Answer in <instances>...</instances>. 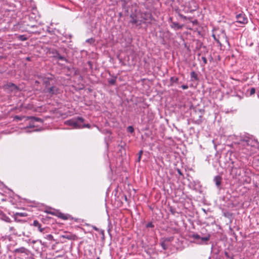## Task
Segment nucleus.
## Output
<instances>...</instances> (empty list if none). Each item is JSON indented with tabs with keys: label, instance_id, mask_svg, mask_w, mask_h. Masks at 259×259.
<instances>
[{
	"label": "nucleus",
	"instance_id": "1",
	"mask_svg": "<svg viewBox=\"0 0 259 259\" xmlns=\"http://www.w3.org/2000/svg\"><path fill=\"white\" fill-rule=\"evenodd\" d=\"M84 121L82 117H77L76 119H72L65 122V124L72 126L75 128H81V123Z\"/></svg>",
	"mask_w": 259,
	"mask_h": 259
},
{
	"label": "nucleus",
	"instance_id": "2",
	"mask_svg": "<svg viewBox=\"0 0 259 259\" xmlns=\"http://www.w3.org/2000/svg\"><path fill=\"white\" fill-rule=\"evenodd\" d=\"M141 19L142 23H150L153 19L152 15L149 13H144L141 14Z\"/></svg>",
	"mask_w": 259,
	"mask_h": 259
},
{
	"label": "nucleus",
	"instance_id": "3",
	"mask_svg": "<svg viewBox=\"0 0 259 259\" xmlns=\"http://www.w3.org/2000/svg\"><path fill=\"white\" fill-rule=\"evenodd\" d=\"M4 88L6 90L10 92H17L18 90V87L15 84L9 82L4 85Z\"/></svg>",
	"mask_w": 259,
	"mask_h": 259
},
{
	"label": "nucleus",
	"instance_id": "4",
	"mask_svg": "<svg viewBox=\"0 0 259 259\" xmlns=\"http://www.w3.org/2000/svg\"><path fill=\"white\" fill-rule=\"evenodd\" d=\"M237 19V22L239 23L240 24H246L248 22L247 18L245 16L244 14H239L236 15V16Z\"/></svg>",
	"mask_w": 259,
	"mask_h": 259
},
{
	"label": "nucleus",
	"instance_id": "5",
	"mask_svg": "<svg viewBox=\"0 0 259 259\" xmlns=\"http://www.w3.org/2000/svg\"><path fill=\"white\" fill-rule=\"evenodd\" d=\"M33 226L37 228L39 231L42 233H48V229L47 228H42L41 224L37 220H34L33 222Z\"/></svg>",
	"mask_w": 259,
	"mask_h": 259
},
{
	"label": "nucleus",
	"instance_id": "6",
	"mask_svg": "<svg viewBox=\"0 0 259 259\" xmlns=\"http://www.w3.org/2000/svg\"><path fill=\"white\" fill-rule=\"evenodd\" d=\"M130 17V22L131 23L136 24L137 25H140L142 23V21H141V19H139L137 16L132 14L131 15Z\"/></svg>",
	"mask_w": 259,
	"mask_h": 259
},
{
	"label": "nucleus",
	"instance_id": "7",
	"mask_svg": "<svg viewBox=\"0 0 259 259\" xmlns=\"http://www.w3.org/2000/svg\"><path fill=\"white\" fill-rule=\"evenodd\" d=\"M212 36L214 40L217 42V43L219 44L220 46H221L222 45L220 41V39H225L226 38V34L223 30L221 32L220 36L218 35V36H217L216 34L214 33L212 34Z\"/></svg>",
	"mask_w": 259,
	"mask_h": 259
},
{
	"label": "nucleus",
	"instance_id": "8",
	"mask_svg": "<svg viewBox=\"0 0 259 259\" xmlns=\"http://www.w3.org/2000/svg\"><path fill=\"white\" fill-rule=\"evenodd\" d=\"M58 88L56 87H52L48 89L47 92L51 95L58 93Z\"/></svg>",
	"mask_w": 259,
	"mask_h": 259
},
{
	"label": "nucleus",
	"instance_id": "9",
	"mask_svg": "<svg viewBox=\"0 0 259 259\" xmlns=\"http://www.w3.org/2000/svg\"><path fill=\"white\" fill-rule=\"evenodd\" d=\"M57 217L64 220H67L70 218L71 216L68 214H64L61 212H59L57 214Z\"/></svg>",
	"mask_w": 259,
	"mask_h": 259
},
{
	"label": "nucleus",
	"instance_id": "10",
	"mask_svg": "<svg viewBox=\"0 0 259 259\" xmlns=\"http://www.w3.org/2000/svg\"><path fill=\"white\" fill-rule=\"evenodd\" d=\"M214 181L217 187H220L222 182V178L219 176H217L214 178Z\"/></svg>",
	"mask_w": 259,
	"mask_h": 259
},
{
	"label": "nucleus",
	"instance_id": "11",
	"mask_svg": "<svg viewBox=\"0 0 259 259\" xmlns=\"http://www.w3.org/2000/svg\"><path fill=\"white\" fill-rule=\"evenodd\" d=\"M26 250V249L25 247H21L20 248L15 249L14 250V252L16 253H24V252H25Z\"/></svg>",
	"mask_w": 259,
	"mask_h": 259
},
{
	"label": "nucleus",
	"instance_id": "12",
	"mask_svg": "<svg viewBox=\"0 0 259 259\" xmlns=\"http://www.w3.org/2000/svg\"><path fill=\"white\" fill-rule=\"evenodd\" d=\"M191 77L192 78L194 79L195 80H197L198 79L197 75V74L194 71H192L191 73Z\"/></svg>",
	"mask_w": 259,
	"mask_h": 259
},
{
	"label": "nucleus",
	"instance_id": "13",
	"mask_svg": "<svg viewBox=\"0 0 259 259\" xmlns=\"http://www.w3.org/2000/svg\"><path fill=\"white\" fill-rule=\"evenodd\" d=\"M18 38L19 40L21 41H25L27 39V37L24 35H21L18 36Z\"/></svg>",
	"mask_w": 259,
	"mask_h": 259
},
{
	"label": "nucleus",
	"instance_id": "14",
	"mask_svg": "<svg viewBox=\"0 0 259 259\" xmlns=\"http://www.w3.org/2000/svg\"><path fill=\"white\" fill-rule=\"evenodd\" d=\"M29 118L31 119L33 121H34L42 122V120L40 118H39L35 117H29Z\"/></svg>",
	"mask_w": 259,
	"mask_h": 259
},
{
	"label": "nucleus",
	"instance_id": "15",
	"mask_svg": "<svg viewBox=\"0 0 259 259\" xmlns=\"http://www.w3.org/2000/svg\"><path fill=\"white\" fill-rule=\"evenodd\" d=\"M127 131L130 133H133L134 132V129L132 126H128L127 128Z\"/></svg>",
	"mask_w": 259,
	"mask_h": 259
},
{
	"label": "nucleus",
	"instance_id": "16",
	"mask_svg": "<svg viewBox=\"0 0 259 259\" xmlns=\"http://www.w3.org/2000/svg\"><path fill=\"white\" fill-rule=\"evenodd\" d=\"M57 58L60 60H63L67 62V60L65 57L60 55L59 54L58 55Z\"/></svg>",
	"mask_w": 259,
	"mask_h": 259
},
{
	"label": "nucleus",
	"instance_id": "17",
	"mask_svg": "<svg viewBox=\"0 0 259 259\" xmlns=\"http://www.w3.org/2000/svg\"><path fill=\"white\" fill-rule=\"evenodd\" d=\"M45 238H46L47 240H53V235L49 234L47 235L45 237Z\"/></svg>",
	"mask_w": 259,
	"mask_h": 259
},
{
	"label": "nucleus",
	"instance_id": "18",
	"mask_svg": "<svg viewBox=\"0 0 259 259\" xmlns=\"http://www.w3.org/2000/svg\"><path fill=\"white\" fill-rule=\"evenodd\" d=\"M255 93V89L254 88H251L249 91V94L250 96L253 95Z\"/></svg>",
	"mask_w": 259,
	"mask_h": 259
},
{
	"label": "nucleus",
	"instance_id": "19",
	"mask_svg": "<svg viewBox=\"0 0 259 259\" xmlns=\"http://www.w3.org/2000/svg\"><path fill=\"white\" fill-rule=\"evenodd\" d=\"M86 42L91 44L95 42V39L93 38H91L87 39Z\"/></svg>",
	"mask_w": 259,
	"mask_h": 259
},
{
	"label": "nucleus",
	"instance_id": "20",
	"mask_svg": "<svg viewBox=\"0 0 259 259\" xmlns=\"http://www.w3.org/2000/svg\"><path fill=\"white\" fill-rule=\"evenodd\" d=\"M209 236H205V237H201V239L202 241H207L208 240H209Z\"/></svg>",
	"mask_w": 259,
	"mask_h": 259
},
{
	"label": "nucleus",
	"instance_id": "21",
	"mask_svg": "<svg viewBox=\"0 0 259 259\" xmlns=\"http://www.w3.org/2000/svg\"><path fill=\"white\" fill-rule=\"evenodd\" d=\"M116 82L115 79H111L108 80V82L111 84H114Z\"/></svg>",
	"mask_w": 259,
	"mask_h": 259
},
{
	"label": "nucleus",
	"instance_id": "22",
	"mask_svg": "<svg viewBox=\"0 0 259 259\" xmlns=\"http://www.w3.org/2000/svg\"><path fill=\"white\" fill-rule=\"evenodd\" d=\"M242 141L245 142L247 145H249V142L250 141V139L249 138H245L244 139L242 140Z\"/></svg>",
	"mask_w": 259,
	"mask_h": 259
},
{
	"label": "nucleus",
	"instance_id": "23",
	"mask_svg": "<svg viewBox=\"0 0 259 259\" xmlns=\"http://www.w3.org/2000/svg\"><path fill=\"white\" fill-rule=\"evenodd\" d=\"M9 231L11 233H12L13 234H15V229L13 227H10L9 228Z\"/></svg>",
	"mask_w": 259,
	"mask_h": 259
},
{
	"label": "nucleus",
	"instance_id": "24",
	"mask_svg": "<svg viewBox=\"0 0 259 259\" xmlns=\"http://www.w3.org/2000/svg\"><path fill=\"white\" fill-rule=\"evenodd\" d=\"M143 154V151L142 150H141L139 152V157H138V161H140V160H141V156Z\"/></svg>",
	"mask_w": 259,
	"mask_h": 259
},
{
	"label": "nucleus",
	"instance_id": "25",
	"mask_svg": "<svg viewBox=\"0 0 259 259\" xmlns=\"http://www.w3.org/2000/svg\"><path fill=\"white\" fill-rule=\"evenodd\" d=\"M161 245L163 249L165 250L167 249V247H166V246L165 244V243L164 242H162Z\"/></svg>",
	"mask_w": 259,
	"mask_h": 259
},
{
	"label": "nucleus",
	"instance_id": "26",
	"mask_svg": "<svg viewBox=\"0 0 259 259\" xmlns=\"http://www.w3.org/2000/svg\"><path fill=\"white\" fill-rule=\"evenodd\" d=\"M88 127V128H90V125L89 124H83L82 123H81V128H83V127Z\"/></svg>",
	"mask_w": 259,
	"mask_h": 259
},
{
	"label": "nucleus",
	"instance_id": "27",
	"mask_svg": "<svg viewBox=\"0 0 259 259\" xmlns=\"http://www.w3.org/2000/svg\"><path fill=\"white\" fill-rule=\"evenodd\" d=\"M193 237L196 239H200L201 238H200V236L198 235V234H194L193 235Z\"/></svg>",
	"mask_w": 259,
	"mask_h": 259
},
{
	"label": "nucleus",
	"instance_id": "28",
	"mask_svg": "<svg viewBox=\"0 0 259 259\" xmlns=\"http://www.w3.org/2000/svg\"><path fill=\"white\" fill-rule=\"evenodd\" d=\"M182 88L183 90H186L188 88V87L187 85H182Z\"/></svg>",
	"mask_w": 259,
	"mask_h": 259
},
{
	"label": "nucleus",
	"instance_id": "29",
	"mask_svg": "<svg viewBox=\"0 0 259 259\" xmlns=\"http://www.w3.org/2000/svg\"><path fill=\"white\" fill-rule=\"evenodd\" d=\"M202 60L203 61V62H204V63L205 64H206V63H207V60H206V58H205V57H203L202 58Z\"/></svg>",
	"mask_w": 259,
	"mask_h": 259
},
{
	"label": "nucleus",
	"instance_id": "30",
	"mask_svg": "<svg viewBox=\"0 0 259 259\" xmlns=\"http://www.w3.org/2000/svg\"><path fill=\"white\" fill-rule=\"evenodd\" d=\"M64 238H67L68 239H70L71 237L69 236H63Z\"/></svg>",
	"mask_w": 259,
	"mask_h": 259
},
{
	"label": "nucleus",
	"instance_id": "31",
	"mask_svg": "<svg viewBox=\"0 0 259 259\" xmlns=\"http://www.w3.org/2000/svg\"><path fill=\"white\" fill-rule=\"evenodd\" d=\"M225 254L226 257H229V253L227 252H225Z\"/></svg>",
	"mask_w": 259,
	"mask_h": 259
},
{
	"label": "nucleus",
	"instance_id": "32",
	"mask_svg": "<svg viewBox=\"0 0 259 259\" xmlns=\"http://www.w3.org/2000/svg\"><path fill=\"white\" fill-rule=\"evenodd\" d=\"M147 227H152V225L151 223H150V224H148L147 225Z\"/></svg>",
	"mask_w": 259,
	"mask_h": 259
},
{
	"label": "nucleus",
	"instance_id": "33",
	"mask_svg": "<svg viewBox=\"0 0 259 259\" xmlns=\"http://www.w3.org/2000/svg\"><path fill=\"white\" fill-rule=\"evenodd\" d=\"M178 171L179 174H180V175H182V173H181V172L180 169H178Z\"/></svg>",
	"mask_w": 259,
	"mask_h": 259
},
{
	"label": "nucleus",
	"instance_id": "34",
	"mask_svg": "<svg viewBox=\"0 0 259 259\" xmlns=\"http://www.w3.org/2000/svg\"><path fill=\"white\" fill-rule=\"evenodd\" d=\"M36 242V241H35V240H33V241H32V243L33 244H35Z\"/></svg>",
	"mask_w": 259,
	"mask_h": 259
},
{
	"label": "nucleus",
	"instance_id": "35",
	"mask_svg": "<svg viewBox=\"0 0 259 259\" xmlns=\"http://www.w3.org/2000/svg\"><path fill=\"white\" fill-rule=\"evenodd\" d=\"M6 221L7 222H9L10 221V219L8 218L7 219Z\"/></svg>",
	"mask_w": 259,
	"mask_h": 259
},
{
	"label": "nucleus",
	"instance_id": "36",
	"mask_svg": "<svg viewBox=\"0 0 259 259\" xmlns=\"http://www.w3.org/2000/svg\"><path fill=\"white\" fill-rule=\"evenodd\" d=\"M180 16H181V17H182L185 18V17L183 16V15H180Z\"/></svg>",
	"mask_w": 259,
	"mask_h": 259
},
{
	"label": "nucleus",
	"instance_id": "37",
	"mask_svg": "<svg viewBox=\"0 0 259 259\" xmlns=\"http://www.w3.org/2000/svg\"><path fill=\"white\" fill-rule=\"evenodd\" d=\"M94 229H95L96 230H97V228H96V227H94Z\"/></svg>",
	"mask_w": 259,
	"mask_h": 259
},
{
	"label": "nucleus",
	"instance_id": "38",
	"mask_svg": "<svg viewBox=\"0 0 259 259\" xmlns=\"http://www.w3.org/2000/svg\"><path fill=\"white\" fill-rule=\"evenodd\" d=\"M96 259H100V257H98Z\"/></svg>",
	"mask_w": 259,
	"mask_h": 259
},
{
	"label": "nucleus",
	"instance_id": "39",
	"mask_svg": "<svg viewBox=\"0 0 259 259\" xmlns=\"http://www.w3.org/2000/svg\"><path fill=\"white\" fill-rule=\"evenodd\" d=\"M258 97H259V95H258Z\"/></svg>",
	"mask_w": 259,
	"mask_h": 259
},
{
	"label": "nucleus",
	"instance_id": "40",
	"mask_svg": "<svg viewBox=\"0 0 259 259\" xmlns=\"http://www.w3.org/2000/svg\"><path fill=\"white\" fill-rule=\"evenodd\" d=\"M258 97H259V95H258Z\"/></svg>",
	"mask_w": 259,
	"mask_h": 259
}]
</instances>
